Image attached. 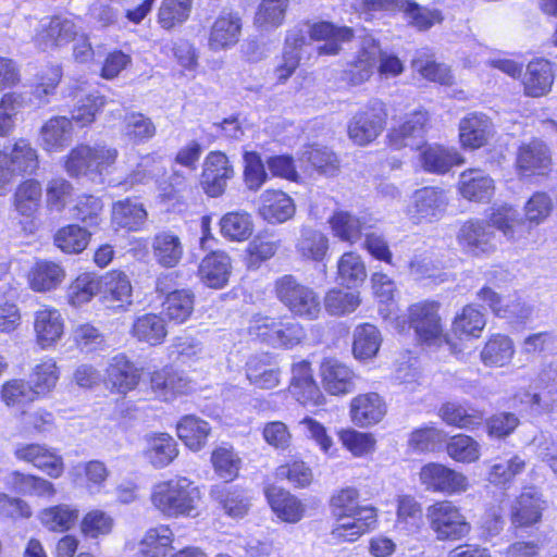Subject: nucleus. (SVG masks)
Instances as JSON below:
<instances>
[{
    "mask_svg": "<svg viewBox=\"0 0 557 557\" xmlns=\"http://www.w3.org/2000/svg\"><path fill=\"white\" fill-rule=\"evenodd\" d=\"M440 305L436 301H420L408 309L409 327H412L418 338L429 345H437L447 339L442 320L438 314Z\"/></svg>",
    "mask_w": 557,
    "mask_h": 557,
    "instance_id": "obj_8",
    "label": "nucleus"
},
{
    "mask_svg": "<svg viewBox=\"0 0 557 557\" xmlns=\"http://www.w3.org/2000/svg\"><path fill=\"white\" fill-rule=\"evenodd\" d=\"M486 325L484 314L474 306L467 305L451 324V332L460 339L478 338Z\"/></svg>",
    "mask_w": 557,
    "mask_h": 557,
    "instance_id": "obj_46",
    "label": "nucleus"
},
{
    "mask_svg": "<svg viewBox=\"0 0 557 557\" xmlns=\"http://www.w3.org/2000/svg\"><path fill=\"white\" fill-rule=\"evenodd\" d=\"M243 18L237 11L223 9L210 26L208 48L213 52L235 47L242 37Z\"/></svg>",
    "mask_w": 557,
    "mask_h": 557,
    "instance_id": "obj_10",
    "label": "nucleus"
},
{
    "mask_svg": "<svg viewBox=\"0 0 557 557\" xmlns=\"http://www.w3.org/2000/svg\"><path fill=\"white\" fill-rule=\"evenodd\" d=\"M421 163L425 171L443 174L451 166L463 163L459 153L442 146H428L421 152Z\"/></svg>",
    "mask_w": 557,
    "mask_h": 557,
    "instance_id": "obj_49",
    "label": "nucleus"
},
{
    "mask_svg": "<svg viewBox=\"0 0 557 557\" xmlns=\"http://www.w3.org/2000/svg\"><path fill=\"white\" fill-rule=\"evenodd\" d=\"M310 39L324 41L318 47L320 55H336L342 49V44L354 37V32L347 26L337 27L330 22H319L309 26Z\"/></svg>",
    "mask_w": 557,
    "mask_h": 557,
    "instance_id": "obj_22",
    "label": "nucleus"
},
{
    "mask_svg": "<svg viewBox=\"0 0 557 557\" xmlns=\"http://www.w3.org/2000/svg\"><path fill=\"white\" fill-rule=\"evenodd\" d=\"M265 496L276 516L288 523H297L305 515V505L289 492L270 486L265 490Z\"/></svg>",
    "mask_w": 557,
    "mask_h": 557,
    "instance_id": "obj_33",
    "label": "nucleus"
},
{
    "mask_svg": "<svg viewBox=\"0 0 557 557\" xmlns=\"http://www.w3.org/2000/svg\"><path fill=\"white\" fill-rule=\"evenodd\" d=\"M151 249L154 260L163 268L176 267L184 255L181 238L171 231L157 233L152 238Z\"/></svg>",
    "mask_w": 557,
    "mask_h": 557,
    "instance_id": "obj_35",
    "label": "nucleus"
},
{
    "mask_svg": "<svg viewBox=\"0 0 557 557\" xmlns=\"http://www.w3.org/2000/svg\"><path fill=\"white\" fill-rule=\"evenodd\" d=\"M174 275H160L156 282V292L164 295L162 311L165 317L176 324L185 323L194 312L195 295L190 289H172Z\"/></svg>",
    "mask_w": 557,
    "mask_h": 557,
    "instance_id": "obj_9",
    "label": "nucleus"
},
{
    "mask_svg": "<svg viewBox=\"0 0 557 557\" xmlns=\"http://www.w3.org/2000/svg\"><path fill=\"white\" fill-rule=\"evenodd\" d=\"M554 83V72L550 62L536 60L530 62L523 77L524 92L530 97L546 95Z\"/></svg>",
    "mask_w": 557,
    "mask_h": 557,
    "instance_id": "obj_38",
    "label": "nucleus"
},
{
    "mask_svg": "<svg viewBox=\"0 0 557 557\" xmlns=\"http://www.w3.org/2000/svg\"><path fill=\"white\" fill-rule=\"evenodd\" d=\"M494 125L484 113L472 112L459 122V140L462 147L478 149L494 136Z\"/></svg>",
    "mask_w": 557,
    "mask_h": 557,
    "instance_id": "obj_20",
    "label": "nucleus"
},
{
    "mask_svg": "<svg viewBox=\"0 0 557 557\" xmlns=\"http://www.w3.org/2000/svg\"><path fill=\"white\" fill-rule=\"evenodd\" d=\"M428 123V114L423 111H416L406 120L391 131L389 143L395 149L410 147L421 149L424 143V133Z\"/></svg>",
    "mask_w": 557,
    "mask_h": 557,
    "instance_id": "obj_21",
    "label": "nucleus"
},
{
    "mask_svg": "<svg viewBox=\"0 0 557 557\" xmlns=\"http://www.w3.org/2000/svg\"><path fill=\"white\" fill-rule=\"evenodd\" d=\"M420 481L426 491L445 494L465 492L468 488V479L442 463L430 462L420 470Z\"/></svg>",
    "mask_w": 557,
    "mask_h": 557,
    "instance_id": "obj_11",
    "label": "nucleus"
},
{
    "mask_svg": "<svg viewBox=\"0 0 557 557\" xmlns=\"http://www.w3.org/2000/svg\"><path fill=\"white\" fill-rule=\"evenodd\" d=\"M173 542V532L166 525H159L147 531L138 557H164Z\"/></svg>",
    "mask_w": 557,
    "mask_h": 557,
    "instance_id": "obj_61",
    "label": "nucleus"
},
{
    "mask_svg": "<svg viewBox=\"0 0 557 557\" xmlns=\"http://www.w3.org/2000/svg\"><path fill=\"white\" fill-rule=\"evenodd\" d=\"M119 150L110 145L79 144L66 156L64 168L72 177H88L92 182H102L116 163Z\"/></svg>",
    "mask_w": 557,
    "mask_h": 557,
    "instance_id": "obj_2",
    "label": "nucleus"
},
{
    "mask_svg": "<svg viewBox=\"0 0 557 557\" xmlns=\"http://www.w3.org/2000/svg\"><path fill=\"white\" fill-rule=\"evenodd\" d=\"M151 388L163 400H170L177 394L187 391L188 382L172 368L154 371L150 379Z\"/></svg>",
    "mask_w": 557,
    "mask_h": 557,
    "instance_id": "obj_48",
    "label": "nucleus"
},
{
    "mask_svg": "<svg viewBox=\"0 0 557 557\" xmlns=\"http://www.w3.org/2000/svg\"><path fill=\"white\" fill-rule=\"evenodd\" d=\"M177 436L191 450H200L207 442L211 428L209 423L196 416L183 417L176 425Z\"/></svg>",
    "mask_w": 557,
    "mask_h": 557,
    "instance_id": "obj_45",
    "label": "nucleus"
},
{
    "mask_svg": "<svg viewBox=\"0 0 557 557\" xmlns=\"http://www.w3.org/2000/svg\"><path fill=\"white\" fill-rule=\"evenodd\" d=\"M233 176L234 169L225 153L221 151L208 153L203 161L200 180L201 187L208 196H221Z\"/></svg>",
    "mask_w": 557,
    "mask_h": 557,
    "instance_id": "obj_14",
    "label": "nucleus"
},
{
    "mask_svg": "<svg viewBox=\"0 0 557 557\" xmlns=\"http://www.w3.org/2000/svg\"><path fill=\"white\" fill-rule=\"evenodd\" d=\"M123 135L136 145L151 140L157 134L153 121L141 112H127L123 117Z\"/></svg>",
    "mask_w": 557,
    "mask_h": 557,
    "instance_id": "obj_47",
    "label": "nucleus"
},
{
    "mask_svg": "<svg viewBox=\"0 0 557 557\" xmlns=\"http://www.w3.org/2000/svg\"><path fill=\"white\" fill-rule=\"evenodd\" d=\"M385 413V403L376 393L358 395L350 403L351 420L361 428L379 423Z\"/></svg>",
    "mask_w": 557,
    "mask_h": 557,
    "instance_id": "obj_27",
    "label": "nucleus"
},
{
    "mask_svg": "<svg viewBox=\"0 0 557 557\" xmlns=\"http://www.w3.org/2000/svg\"><path fill=\"white\" fill-rule=\"evenodd\" d=\"M275 294L294 315L314 320L321 312L319 295L290 274L283 275L275 281Z\"/></svg>",
    "mask_w": 557,
    "mask_h": 557,
    "instance_id": "obj_3",
    "label": "nucleus"
},
{
    "mask_svg": "<svg viewBox=\"0 0 557 557\" xmlns=\"http://www.w3.org/2000/svg\"><path fill=\"white\" fill-rule=\"evenodd\" d=\"M448 456L457 462L471 463L479 460L481 445L473 437L466 434L451 436L447 443Z\"/></svg>",
    "mask_w": 557,
    "mask_h": 557,
    "instance_id": "obj_59",
    "label": "nucleus"
},
{
    "mask_svg": "<svg viewBox=\"0 0 557 557\" xmlns=\"http://www.w3.org/2000/svg\"><path fill=\"white\" fill-rule=\"evenodd\" d=\"M515 354V344L509 336L493 334L484 344L480 359L485 367L503 368L511 363Z\"/></svg>",
    "mask_w": 557,
    "mask_h": 557,
    "instance_id": "obj_36",
    "label": "nucleus"
},
{
    "mask_svg": "<svg viewBox=\"0 0 557 557\" xmlns=\"http://www.w3.org/2000/svg\"><path fill=\"white\" fill-rule=\"evenodd\" d=\"M335 237L354 244L361 237L362 231L369 227L364 215L357 216L347 211H337L329 220Z\"/></svg>",
    "mask_w": 557,
    "mask_h": 557,
    "instance_id": "obj_44",
    "label": "nucleus"
},
{
    "mask_svg": "<svg viewBox=\"0 0 557 557\" xmlns=\"http://www.w3.org/2000/svg\"><path fill=\"white\" fill-rule=\"evenodd\" d=\"M337 275L341 284L348 287L362 283L367 277V271L361 257L355 252L344 253L337 263Z\"/></svg>",
    "mask_w": 557,
    "mask_h": 557,
    "instance_id": "obj_63",
    "label": "nucleus"
},
{
    "mask_svg": "<svg viewBox=\"0 0 557 557\" xmlns=\"http://www.w3.org/2000/svg\"><path fill=\"white\" fill-rule=\"evenodd\" d=\"M99 288L98 276L91 273H83L67 287V301L74 307L83 306L99 294Z\"/></svg>",
    "mask_w": 557,
    "mask_h": 557,
    "instance_id": "obj_60",
    "label": "nucleus"
},
{
    "mask_svg": "<svg viewBox=\"0 0 557 557\" xmlns=\"http://www.w3.org/2000/svg\"><path fill=\"white\" fill-rule=\"evenodd\" d=\"M34 331L41 348L54 345L63 335L64 323L59 310L45 307L35 312Z\"/></svg>",
    "mask_w": 557,
    "mask_h": 557,
    "instance_id": "obj_28",
    "label": "nucleus"
},
{
    "mask_svg": "<svg viewBox=\"0 0 557 557\" xmlns=\"http://www.w3.org/2000/svg\"><path fill=\"white\" fill-rule=\"evenodd\" d=\"M131 333L137 341L156 346L163 343L168 330L161 315L144 313L134 320Z\"/></svg>",
    "mask_w": 557,
    "mask_h": 557,
    "instance_id": "obj_42",
    "label": "nucleus"
},
{
    "mask_svg": "<svg viewBox=\"0 0 557 557\" xmlns=\"http://www.w3.org/2000/svg\"><path fill=\"white\" fill-rule=\"evenodd\" d=\"M324 388L332 395H344L354 391V372L336 359H325L321 363Z\"/></svg>",
    "mask_w": 557,
    "mask_h": 557,
    "instance_id": "obj_32",
    "label": "nucleus"
},
{
    "mask_svg": "<svg viewBox=\"0 0 557 557\" xmlns=\"http://www.w3.org/2000/svg\"><path fill=\"white\" fill-rule=\"evenodd\" d=\"M249 333L276 347L292 349L306 337L304 326L296 321H282L270 317H255Z\"/></svg>",
    "mask_w": 557,
    "mask_h": 557,
    "instance_id": "obj_5",
    "label": "nucleus"
},
{
    "mask_svg": "<svg viewBox=\"0 0 557 557\" xmlns=\"http://www.w3.org/2000/svg\"><path fill=\"white\" fill-rule=\"evenodd\" d=\"M449 200L438 187H423L413 193L407 208V215L414 224L440 221L446 213Z\"/></svg>",
    "mask_w": 557,
    "mask_h": 557,
    "instance_id": "obj_7",
    "label": "nucleus"
},
{
    "mask_svg": "<svg viewBox=\"0 0 557 557\" xmlns=\"http://www.w3.org/2000/svg\"><path fill=\"white\" fill-rule=\"evenodd\" d=\"M200 500L199 487L185 476L159 482L150 494L153 508L168 518L196 517Z\"/></svg>",
    "mask_w": 557,
    "mask_h": 557,
    "instance_id": "obj_1",
    "label": "nucleus"
},
{
    "mask_svg": "<svg viewBox=\"0 0 557 557\" xmlns=\"http://www.w3.org/2000/svg\"><path fill=\"white\" fill-rule=\"evenodd\" d=\"M490 222L508 239L517 240L529 233V226L520 216L519 211L509 205H502L493 209Z\"/></svg>",
    "mask_w": 557,
    "mask_h": 557,
    "instance_id": "obj_37",
    "label": "nucleus"
},
{
    "mask_svg": "<svg viewBox=\"0 0 557 557\" xmlns=\"http://www.w3.org/2000/svg\"><path fill=\"white\" fill-rule=\"evenodd\" d=\"M552 163L547 146L537 139L531 140L519 148L517 166L524 175L544 174Z\"/></svg>",
    "mask_w": 557,
    "mask_h": 557,
    "instance_id": "obj_30",
    "label": "nucleus"
},
{
    "mask_svg": "<svg viewBox=\"0 0 557 557\" xmlns=\"http://www.w3.org/2000/svg\"><path fill=\"white\" fill-rule=\"evenodd\" d=\"M335 520L336 523L332 530V535L337 540L355 542L375 528L377 513L374 507H364Z\"/></svg>",
    "mask_w": 557,
    "mask_h": 557,
    "instance_id": "obj_18",
    "label": "nucleus"
},
{
    "mask_svg": "<svg viewBox=\"0 0 557 557\" xmlns=\"http://www.w3.org/2000/svg\"><path fill=\"white\" fill-rule=\"evenodd\" d=\"M493 239V232L482 221L470 220L465 222L457 234V242L461 249L475 257L494 251Z\"/></svg>",
    "mask_w": 557,
    "mask_h": 557,
    "instance_id": "obj_19",
    "label": "nucleus"
},
{
    "mask_svg": "<svg viewBox=\"0 0 557 557\" xmlns=\"http://www.w3.org/2000/svg\"><path fill=\"white\" fill-rule=\"evenodd\" d=\"M7 484L17 494L52 498L57 490L52 482L37 475L13 471L7 476Z\"/></svg>",
    "mask_w": 557,
    "mask_h": 557,
    "instance_id": "obj_39",
    "label": "nucleus"
},
{
    "mask_svg": "<svg viewBox=\"0 0 557 557\" xmlns=\"http://www.w3.org/2000/svg\"><path fill=\"white\" fill-rule=\"evenodd\" d=\"M210 495L233 518L244 517L249 509L248 498L240 491H231L224 484L212 486Z\"/></svg>",
    "mask_w": 557,
    "mask_h": 557,
    "instance_id": "obj_56",
    "label": "nucleus"
},
{
    "mask_svg": "<svg viewBox=\"0 0 557 557\" xmlns=\"http://www.w3.org/2000/svg\"><path fill=\"white\" fill-rule=\"evenodd\" d=\"M440 414L447 424L468 430L480 426L484 420V414L480 410L455 403L445 404L440 409Z\"/></svg>",
    "mask_w": 557,
    "mask_h": 557,
    "instance_id": "obj_52",
    "label": "nucleus"
},
{
    "mask_svg": "<svg viewBox=\"0 0 557 557\" xmlns=\"http://www.w3.org/2000/svg\"><path fill=\"white\" fill-rule=\"evenodd\" d=\"M329 249L326 235L318 230L304 227L297 244L298 252L311 260H322Z\"/></svg>",
    "mask_w": 557,
    "mask_h": 557,
    "instance_id": "obj_62",
    "label": "nucleus"
},
{
    "mask_svg": "<svg viewBox=\"0 0 557 557\" xmlns=\"http://www.w3.org/2000/svg\"><path fill=\"white\" fill-rule=\"evenodd\" d=\"M39 168L36 148L25 138L0 150V195L16 175L33 174Z\"/></svg>",
    "mask_w": 557,
    "mask_h": 557,
    "instance_id": "obj_4",
    "label": "nucleus"
},
{
    "mask_svg": "<svg viewBox=\"0 0 557 557\" xmlns=\"http://www.w3.org/2000/svg\"><path fill=\"white\" fill-rule=\"evenodd\" d=\"M426 520L440 541H457L470 532V523L450 500H438L426 508Z\"/></svg>",
    "mask_w": 557,
    "mask_h": 557,
    "instance_id": "obj_6",
    "label": "nucleus"
},
{
    "mask_svg": "<svg viewBox=\"0 0 557 557\" xmlns=\"http://www.w3.org/2000/svg\"><path fill=\"white\" fill-rule=\"evenodd\" d=\"M89 236L90 234L85 228L72 224L57 232L54 244L66 253H78L87 247Z\"/></svg>",
    "mask_w": 557,
    "mask_h": 557,
    "instance_id": "obj_64",
    "label": "nucleus"
},
{
    "mask_svg": "<svg viewBox=\"0 0 557 557\" xmlns=\"http://www.w3.org/2000/svg\"><path fill=\"white\" fill-rule=\"evenodd\" d=\"M380 54L381 48L376 41L364 38L356 60L349 63L344 72L345 79L352 85L367 82L373 74Z\"/></svg>",
    "mask_w": 557,
    "mask_h": 557,
    "instance_id": "obj_24",
    "label": "nucleus"
},
{
    "mask_svg": "<svg viewBox=\"0 0 557 557\" xmlns=\"http://www.w3.org/2000/svg\"><path fill=\"white\" fill-rule=\"evenodd\" d=\"M386 113L381 101H373L371 106L357 113L348 126V135L357 145L364 146L374 140L382 132Z\"/></svg>",
    "mask_w": 557,
    "mask_h": 557,
    "instance_id": "obj_15",
    "label": "nucleus"
},
{
    "mask_svg": "<svg viewBox=\"0 0 557 557\" xmlns=\"http://www.w3.org/2000/svg\"><path fill=\"white\" fill-rule=\"evenodd\" d=\"M72 121L66 116H53L40 128V146L48 152H60L72 141Z\"/></svg>",
    "mask_w": 557,
    "mask_h": 557,
    "instance_id": "obj_29",
    "label": "nucleus"
},
{
    "mask_svg": "<svg viewBox=\"0 0 557 557\" xmlns=\"http://www.w3.org/2000/svg\"><path fill=\"white\" fill-rule=\"evenodd\" d=\"M423 515L420 503L410 495L397 499L396 525L406 531H417L422 525Z\"/></svg>",
    "mask_w": 557,
    "mask_h": 557,
    "instance_id": "obj_58",
    "label": "nucleus"
},
{
    "mask_svg": "<svg viewBox=\"0 0 557 557\" xmlns=\"http://www.w3.org/2000/svg\"><path fill=\"white\" fill-rule=\"evenodd\" d=\"M219 224L222 236L231 242H245L253 233L252 218L246 211L227 212Z\"/></svg>",
    "mask_w": 557,
    "mask_h": 557,
    "instance_id": "obj_50",
    "label": "nucleus"
},
{
    "mask_svg": "<svg viewBox=\"0 0 557 557\" xmlns=\"http://www.w3.org/2000/svg\"><path fill=\"white\" fill-rule=\"evenodd\" d=\"M545 502L535 487H527L517 497L511 509V520L517 527H528L540 521Z\"/></svg>",
    "mask_w": 557,
    "mask_h": 557,
    "instance_id": "obj_26",
    "label": "nucleus"
},
{
    "mask_svg": "<svg viewBox=\"0 0 557 557\" xmlns=\"http://www.w3.org/2000/svg\"><path fill=\"white\" fill-rule=\"evenodd\" d=\"M145 456L156 469L168 467L178 456L176 441L168 433H158L147 438Z\"/></svg>",
    "mask_w": 557,
    "mask_h": 557,
    "instance_id": "obj_41",
    "label": "nucleus"
},
{
    "mask_svg": "<svg viewBox=\"0 0 557 557\" xmlns=\"http://www.w3.org/2000/svg\"><path fill=\"white\" fill-rule=\"evenodd\" d=\"M13 455L17 460L33 465L51 479H59L64 473L62 456L47 445L17 444Z\"/></svg>",
    "mask_w": 557,
    "mask_h": 557,
    "instance_id": "obj_12",
    "label": "nucleus"
},
{
    "mask_svg": "<svg viewBox=\"0 0 557 557\" xmlns=\"http://www.w3.org/2000/svg\"><path fill=\"white\" fill-rule=\"evenodd\" d=\"M494 190L493 178L480 169H469L460 174L459 191L468 200L488 201L494 195Z\"/></svg>",
    "mask_w": 557,
    "mask_h": 557,
    "instance_id": "obj_31",
    "label": "nucleus"
},
{
    "mask_svg": "<svg viewBox=\"0 0 557 557\" xmlns=\"http://www.w3.org/2000/svg\"><path fill=\"white\" fill-rule=\"evenodd\" d=\"M525 468V461L519 455L498 457L492 463L487 479L492 484L505 485Z\"/></svg>",
    "mask_w": 557,
    "mask_h": 557,
    "instance_id": "obj_57",
    "label": "nucleus"
},
{
    "mask_svg": "<svg viewBox=\"0 0 557 557\" xmlns=\"http://www.w3.org/2000/svg\"><path fill=\"white\" fill-rule=\"evenodd\" d=\"M231 258L223 251H212L207 255L199 265V276L209 287L222 288L231 274Z\"/></svg>",
    "mask_w": 557,
    "mask_h": 557,
    "instance_id": "obj_34",
    "label": "nucleus"
},
{
    "mask_svg": "<svg viewBox=\"0 0 557 557\" xmlns=\"http://www.w3.org/2000/svg\"><path fill=\"white\" fill-rule=\"evenodd\" d=\"M41 523L50 531H67L78 519V510L70 505L60 504L45 508L39 513Z\"/></svg>",
    "mask_w": 557,
    "mask_h": 557,
    "instance_id": "obj_55",
    "label": "nucleus"
},
{
    "mask_svg": "<svg viewBox=\"0 0 557 557\" xmlns=\"http://www.w3.org/2000/svg\"><path fill=\"white\" fill-rule=\"evenodd\" d=\"M76 36L77 28L71 17L54 15L40 22L36 41L42 49H49L65 46Z\"/></svg>",
    "mask_w": 557,
    "mask_h": 557,
    "instance_id": "obj_17",
    "label": "nucleus"
},
{
    "mask_svg": "<svg viewBox=\"0 0 557 557\" xmlns=\"http://www.w3.org/2000/svg\"><path fill=\"white\" fill-rule=\"evenodd\" d=\"M41 197V184L37 180L28 178L17 185L12 197V205L20 215L32 218L40 207Z\"/></svg>",
    "mask_w": 557,
    "mask_h": 557,
    "instance_id": "obj_43",
    "label": "nucleus"
},
{
    "mask_svg": "<svg viewBox=\"0 0 557 557\" xmlns=\"http://www.w3.org/2000/svg\"><path fill=\"white\" fill-rule=\"evenodd\" d=\"M99 294L102 301L109 307L123 308L132 302V285L123 272L111 271L98 277Z\"/></svg>",
    "mask_w": 557,
    "mask_h": 557,
    "instance_id": "obj_25",
    "label": "nucleus"
},
{
    "mask_svg": "<svg viewBox=\"0 0 557 557\" xmlns=\"http://www.w3.org/2000/svg\"><path fill=\"white\" fill-rule=\"evenodd\" d=\"M140 377V369L124 354H117L108 362L104 384L112 393L126 395L137 387Z\"/></svg>",
    "mask_w": 557,
    "mask_h": 557,
    "instance_id": "obj_16",
    "label": "nucleus"
},
{
    "mask_svg": "<svg viewBox=\"0 0 557 557\" xmlns=\"http://www.w3.org/2000/svg\"><path fill=\"white\" fill-rule=\"evenodd\" d=\"M290 394L304 406H321L324 396L318 386L311 363L307 360H296L290 366Z\"/></svg>",
    "mask_w": 557,
    "mask_h": 557,
    "instance_id": "obj_13",
    "label": "nucleus"
},
{
    "mask_svg": "<svg viewBox=\"0 0 557 557\" xmlns=\"http://www.w3.org/2000/svg\"><path fill=\"white\" fill-rule=\"evenodd\" d=\"M147 220V211L143 205L125 199L113 203L112 221L128 231H138Z\"/></svg>",
    "mask_w": 557,
    "mask_h": 557,
    "instance_id": "obj_51",
    "label": "nucleus"
},
{
    "mask_svg": "<svg viewBox=\"0 0 557 557\" xmlns=\"http://www.w3.org/2000/svg\"><path fill=\"white\" fill-rule=\"evenodd\" d=\"M64 269L53 261L38 260L28 273V283L35 292H49L57 288L64 280Z\"/></svg>",
    "mask_w": 557,
    "mask_h": 557,
    "instance_id": "obj_40",
    "label": "nucleus"
},
{
    "mask_svg": "<svg viewBox=\"0 0 557 557\" xmlns=\"http://www.w3.org/2000/svg\"><path fill=\"white\" fill-rule=\"evenodd\" d=\"M193 0H162L158 10V24L171 30L184 24L190 14Z\"/></svg>",
    "mask_w": 557,
    "mask_h": 557,
    "instance_id": "obj_53",
    "label": "nucleus"
},
{
    "mask_svg": "<svg viewBox=\"0 0 557 557\" xmlns=\"http://www.w3.org/2000/svg\"><path fill=\"white\" fill-rule=\"evenodd\" d=\"M295 211L294 200L284 191L267 189L260 196L258 212L268 223H284L294 216Z\"/></svg>",
    "mask_w": 557,
    "mask_h": 557,
    "instance_id": "obj_23",
    "label": "nucleus"
},
{
    "mask_svg": "<svg viewBox=\"0 0 557 557\" xmlns=\"http://www.w3.org/2000/svg\"><path fill=\"white\" fill-rule=\"evenodd\" d=\"M381 342L379 330L370 323H364L357 326L354 332L352 352L358 359L372 358L379 351Z\"/></svg>",
    "mask_w": 557,
    "mask_h": 557,
    "instance_id": "obj_54",
    "label": "nucleus"
}]
</instances>
